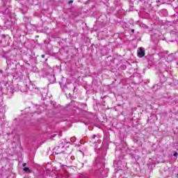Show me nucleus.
<instances>
[{
    "instance_id": "7",
    "label": "nucleus",
    "mask_w": 178,
    "mask_h": 178,
    "mask_svg": "<svg viewBox=\"0 0 178 178\" xmlns=\"http://www.w3.org/2000/svg\"><path fill=\"white\" fill-rule=\"evenodd\" d=\"M27 164L26 163H24V164H23V166L24 167V166H26Z\"/></svg>"
},
{
    "instance_id": "2",
    "label": "nucleus",
    "mask_w": 178,
    "mask_h": 178,
    "mask_svg": "<svg viewBox=\"0 0 178 178\" xmlns=\"http://www.w3.org/2000/svg\"><path fill=\"white\" fill-rule=\"evenodd\" d=\"M145 55V53L144 52L143 49L140 48V51L138 52V56H139L140 58H143V56H144Z\"/></svg>"
},
{
    "instance_id": "9",
    "label": "nucleus",
    "mask_w": 178,
    "mask_h": 178,
    "mask_svg": "<svg viewBox=\"0 0 178 178\" xmlns=\"http://www.w3.org/2000/svg\"><path fill=\"white\" fill-rule=\"evenodd\" d=\"M95 137H96V136H95V135H94V136H93V138H95Z\"/></svg>"
},
{
    "instance_id": "4",
    "label": "nucleus",
    "mask_w": 178,
    "mask_h": 178,
    "mask_svg": "<svg viewBox=\"0 0 178 178\" xmlns=\"http://www.w3.org/2000/svg\"><path fill=\"white\" fill-rule=\"evenodd\" d=\"M69 5L73 3V0H70L69 2H68Z\"/></svg>"
},
{
    "instance_id": "1",
    "label": "nucleus",
    "mask_w": 178,
    "mask_h": 178,
    "mask_svg": "<svg viewBox=\"0 0 178 178\" xmlns=\"http://www.w3.org/2000/svg\"><path fill=\"white\" fill-rule=\"evenodd\" d=\"M28 88L29 91H32L33 92H38V89L37 87H35V85L33 83H29L28 86Z\"/></svg>"
},
{
    "instance_id": "6",
    "label": "nucleus",
    "mask_w": 178,
    "mask_h": 178,
    "mask_svg": "<svg viewBox=\"0 0 178 178\" xmlns=\"http://www.w3.org/2000/svg\"><path fill=\"white\" fill-rule=\"evenodd\" d=\"M41 57H42V58H45V55L42 54V55L41 56Z\"/></svg>"
},
{
    "instance_id": "3",
    "label": "nucleus",
    "mask_w": 178,
    "mask_h": 178,
    "mask_svg": "<svg viewBox=\"0 0 178 178\" xmlns=\"http://www.w3.org/2000/svg\"><path fill=\"white\" fill-rule=\"evenodd\" d=\"M24 172H26L28 173H30L31 170H30V168L26 167L24 168Z\"/></svg>"
},
{
    "instance_id": "8",
    "label": "nucleus",
    "mask_w": 178,
    "mask_h": 178,
    "mask_svg": "<svg viewBox=\"0 0 178 178\" xmlns=\"http://www.w3.org/2000/svg\"><path fill=\"white\" fill-rule=\"evenodd\" d=\"M131 33H134V29H131Z\"/></svg>"
},
{
    "instance_id": "5",
    "label": "nucleus",
    "mask_w": 178,
    "mask_h": 178,
    "mask_svg": "<svg viewBox=\"0 0 178 178\" xmlns=\"http://www.w3.org/2000/svg\"><path fill=\"white\" fill-rule=\"evenodd\" d=\"M177 155H178V153H177V152H175V153H174V156H177Z\"/></svg>"
}]
</instances>
